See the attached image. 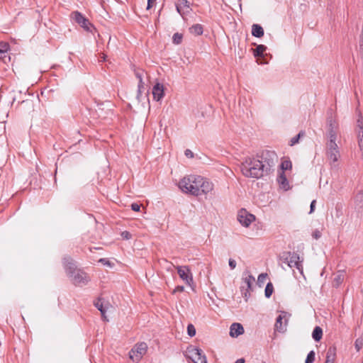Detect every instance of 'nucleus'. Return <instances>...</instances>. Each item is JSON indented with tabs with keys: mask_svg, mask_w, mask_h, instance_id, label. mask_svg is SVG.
Returning a JSON list of instances; mask_svg holds the SVG:
<instances>
[{
	"mask_svg": "<svg viewBox=\"0 0 363 363\" xmlns=\"http://www.w3.org/2000/svg\"><path fill=\"white\" fill-rule=\"evenodd\" d=\"M288 257H289V267L290 268L297 269L301 274H303V265L301 262L299 261V255L296 252H288Z\"/></svg>",
	"mask_w": 363,
	"mask_h": 363,
	"instance_id": "1a4fd4ad",
	"label": "nucleus"
},
{
	"mask_svg": "<svg viewBox=\"0 0 363 363\" xmlns=\"http://www.w3.org/2000/svg\"><path fill=\"white\" fill-rule=\"evenodd\" d=\"M286 315L287 313L286 312H282L277 317L274 325L275 330L279 333H284L286 330V325L287 324Z\"/></svg>",
	"mask_w": 363,
	"mask_h": 363,
	"instance_id": "9b49d317",
	"label": "nucleus"
},
{
	"mask_svg": "<svg viewBox=\"0 0 363 363\" xmlns=\"http://www.w3.org/2000/svg\"><path fill=\"white\" fill-rule=\"evenodd\" d=\"M358 130H357V142L359 151L361 152V158L363 160V126H362V117L360 116L357 120Z\"/></svg>",
	"mask_w": 363,
	"mask_h": 363,
	"instance_id": "f8f14e48",
	"label": "nucleus"
},
{
	"mask_svg": "<svg viewBox=\"0 0 363 363\" xmlns=\"http://www.w3.org/2000/svg\"><path fill=\"white\" fill-rule=\"evenodd\" d=\"M177 273L179 277L185 281L188 285H191L193 282L192 274L188 266H178L177 267Z\"/></svg>",
	"mask_w": 363,
	"mask_h": 363,
	"instance_id": "6e6552de",
	"label": "nucleus"
},
{
	"mask_svg": "<svg viewBox=\"0 0 363 363\" xmlns=\"http://www.w3.org/2000/svg\"><path fill=\"white\" fill-rule=\"evenodd\" d=\"M277 159L275 152L270 150H264L256 157H248L241 163L242 174L246 177L259 179L270 172Z\"/></svg>",
	"mask_w": 363,
	"mask_h": 363,
	"instance_id": "f257e3e1",
	"label": "nucleus"
},
{
	"mask_svg": "<svg viewBox=\"0 0 363 363\" xmlns=\"http://www.w3.org/2000/svg\"><path fill=\"white\" fill-rule=\"evenodd\" d=\"M336 140L337 138H335L334 132L331 130L325 143V155L330 164L334 167H336L335 163L340 157V147Z\"/></svg>",
	"mask_w": 363,
	"mask_h": 363,
	"instance_id": "7ed1b4c3",
	"label": "nucleus"
},
{
	"mask_svg": "<svg viewBox=\"0 0 363 363\" xmlns=\"http://www.w3.org/2000/svg\"><path fill=\"white\" fill-rule=\"evenodd\" d=\"M273 291H274L273 284L271 282H269L265 287V291H264L265 296L267 298H269L272 296Z\"/></svg>",
	"mask_w": 363,
	"mask_h": 363,
	"instance_id": "c85d7f7f",
	"label": "nucleus"
},
{
	"mask_svg": "<svg viewBox=\"0 0 363 363\" xmlns=\"http://www.w3.org/2000/svg\"><path fill=\"white\" fill-rule=\"evenodd\" d=\"M106 56L104 54H101V56L99 57V60L101 62L106 61Z\"/></svg>",
	"mask_w": 363,
	"mask_h": 363,
	"instance_id": "8fccbe9b",
	"label": "nucleus"
},
{
	"mask_svg": "<svg viewBox=\"0 0 363 363\" xmlns=\"http://www.w3.org/2000/svg\"><path fill=\"white\" fill-rule=\"evenodd\" d=\"M131 209L134 211H139L140 209V206L136 203H133L131 204Z\"/></svg>",
	"mask_w": 363,
	"mask_h": 363,
	"instance_id": "ea45409f",
	"label": "nucleus"
},
{
	"mask_svg": "<svg viewBox=\"0 0 363 363\" xmlns=\"http://www.w3.org/2000/svg\"><path fill=\"white\" fill-rule=\"evenodd\" d=\"M144 74L143 70H135V77L138 79V94H140L141 89L144 88V83L143 82V76Z\"/></svg>",
	"mask_w": 363,
	"mask_h": 363,
	"instance_id": "5701e85b",
	"label": "nucleus"
},
{
	"mask_svg": "<svg viewBox=\"0 0 363 363\" xmlns=\"http://www.w3.org/2000/svg\"><path fill=\"white\" fill-rule=\"evenodd\" d=\"M177 12L180 15H184L185 12H188L190 8V4L187 0H178L176 4Z\"/></svg>",
	"mask_w": 363,
	"mask_h": 363,
	"instance_id": "dca6fc26",
	"label": "nucleus"
},
{
	"mask_svg": "<svg viewBox=\"0 0 363 363\" xmlns=\"http://www.w3.org/2000/svg\"><path fill=\"white\" fill-rule=\"evenodd\" d=\"M321 232L318 230H315L313 232L312 236L314 239L318 240L321 237Z\"/></svg>",
	"mask_w": 363,
	"mask_h": 363,
	"instance_id": "4c0bfd02",
	"label": "nucleus"
},
{
	"mask_svg": "<svg viewBox=\"0 0 363 363\" xmlns=\"http://www.w3.org/2000/svg\"><path fill=\"white\" fill-rule=\"evenodd\" d=\"M291 167H292V164L290 160H284L281 164V168L282 170L291 169Z\"/></svg>",
	"mask_w": 363,
	"mask_h": 363,
	"instance_id": "7c9ffc66",
	"label": "nucleus"
},
{
	"mask_svg": "<svg viewBox=\"0 0 363 363\" xmlns=\"http://www.w3.org/2000/svg\"><path fill=\"white\" fill-rule=\"evenodd\" d=\"M322 337H323L322 328L319 326L315 327V328L312 333V337L313 338V340L316 342H318L322 339Z\"/></svg>",
	"mask_w": 363,
	"mask_h": 363,
	"instance_id": "b1692460",
	"label": "nucleus"
},
{
	"mask_svg": "<svg viewBox=\"0 0 363 363\" xmlns=\"http://www.w3.org/2000/svg\"><path fill=\"white\" fill-rule=\"evenodd\" d=\"M94 306H96V308H97V309L101 312V316L104 319V320H106V321H108V319L106 318V316L105 315L106 313V309L103 306V303L101 302V299H98L95 303H94Z\"/></svg>",
	"mask_w": 363,
	"mask_h": 363,
	"instance_id": "393cba45",
	"label": "nucleus"
},
{
	"mask_svg": "<svg viewBox=\"0 0 363 363\" xmlns=\"http://www.w3.org/2000/svg\"><path fill=\"white\" fill-rule=\"evenodd\" d=\"M328 130L327 133V138H328V135L331 130H333L335 133V138L337 137V129H338V125L335 122V120L333 119L332 117H330L328 118Z\"/></svg>",
	"mask_w": 363,
	"mask_h": 363,
	"instance_id": "6ab92c4d",
	"label": "nucleus"
},
{
	"mask_svg": "<svg viewBox=\"0 0 363 363\" xmlns=\"http://www.w3.org/2000/svg\"><path fill=\"white\" fill-rule=\"evenodd\" d=\"M356 199H359L360 201H362L363 200V193L359 192L356 196Z\"/></svg>",
	"mask_w": 363,
	"mask_h": 363,
	"instance_id": "09e8293b",
	"label": "nucleus"
},
{
	"mask_svg": "<svg viewBox=\"0 0 363 363\" xmlns=\"http://www.w3.org/2000/svg\"><path fill=\"white\" fill-rule=\"evenodd\" d=\"M191 354L192 360L194 363H207L206 357L203 354V351L198 347H191L189 350Z\"/></svg>",
	"mask_w": 363,
	"mask_h": 363,
	"instance_id": "9d476101",
	"label": "nucleus"
},
{
	"mask_svg": "<svg viewBox=\"0 0 363 363\" xmlns=\"http://www.w3.org/2000/svg\"><path fill=\"white\" fill-rule=\"evenodd\" d=\"M354 346L357 351H359L363 347V337H358L354 342Z\"/></svg>",
	"mask_w": 363,
	"mask_h": 363,
	"instance_id": "473e14b6",
	"label": "nucleus"
},
{
	"mask_svg": "<svg viewBox=\"0 0 363 363\" xmlns=\"http://www.w3.org/2000/svg\"><path fill=\"white\" fill-rule=\"evenodd\" d=\"M9 49V45L7 43H0V59L6 57V53Z\"/></svg>",
	"mask_w": 363,
	"mask_h": 363,
	"instance_id": "bb28decb",
	"label": "nucleus"
},
{
	"mask_svg": "<svg viewBox=\"0 0 363 363\" xmlns=\"http://www.w3.org/2000/svg\"><path fill=\"white\" fill-rule=\"evenodd\" d=\"M71 18L77 23L82 28L89 32H92L94 27L88 18L84 17L80 12L76 11L71 13Z\"/></svg>",
	"mask_w": 363,
	"mask_h": 363,
	"instance_id": "39448f33",
	"label": "nucleus"
},
{
	"mask_svg": "<svg viewBox=\"0 0 363 363\" xmlns=\"http://www.w3.org/2000/svg\"><path fill=\"white\" fill-rule=\"evenodd\" d=\"M315 203H316L315 200L312 201L311 206H310V213H312L314 211Z\"/></svg>",
	"mask_w": 363,
	"mask_h": 363,
	"instance_id": "c03bdc74",
	"label": "nucleus"
},
{
	"mask_svg": "<svg viewBox=\"0 0 363 363\" xmlns=\"http://www.w3.org/2000/svg\"><path fill=\"white\" fill-rule=\"evenodd\" d=\"M243 281L247 285V290H250L252 289V285L255 279L252 275L247 274V276L243 278Z\"/></svg>",
	"mask_w": 363,
	"mask_h": 363,
	"instance_id": "cd10ccee",
	"label": "nucleus"
},
{
	"mask_svg": "<svg viewBox=\"0 0 363 363\" xmlns=\"http://www.w3.org/2000/svg\"><path fill=\"white\" fill-rule=\"evenodd\" d=\"M184 154H185V155H186L187 157H190V158H191V157H194V154H193V152H192L190 150H189V149H187V150H185Z\"/></svg>",
	"mask_w": 363,
	"mask_h": 363,
	"instance_id": "37998d69",
	"label": "nucleus"
},
{
	"mask_svg": "<svg viewBox=\"0 0 363 363\" xmlns=\"http://www.w3.org/2000/svg\"><path fill=\"white\" fill-rule=\"evenodd\" d=\"M152 95L155 100L160 101L164 96V86L160 83H157L152 88Z\"/></svg>",
	"mask_w": 363,
	"mask_h": 363,
	"instance_id": "4468645a",
	"label": "nucleus"
},
{
	"mask_svg": "<svg viewBox=\"0 0 363 363\" xmlns=\"http://www.w3.org/2000/svg\"><path fill=\"white\" fill-rule=\"evenodd\" d=\"M244 333V328L240 323H234L231 325L230 328V335L233 337H237L238 336Z\"/></svg>",
	"mask_w": 363,
	"mask_h": 363,
	"instance_id": "2eb2a0df",
	"label": "nucleus"
},
{
	"mask_svg": "<svg viewBox=\"0 0 363 363\" xmlns=\"http://www.w3.org/2000/svg\"><path fill=\"white\" fill-rule=\"evenodd\" d=\"M122 236H123L124 238L127 239V240H128V239H130V238H131V235H130V233L129 232H128V231H124V232H123V233H122Z\"/></svg>",
	"mask_w": 363,
	"mask_h": 363,
	"instance_id": "a18cd8bd",
	"label": "nucleus"
},
{
	"mask_svg": "<svg viewBox=\"0 0 363 363\" xmlns=\"http://www.w3.org/2000/svg\"><path fill=\"white\" fill-rule=\"evenodd\" d=\"M252 35L256 38H261L264 35V29L259 24L252 26Z\"/></svg>",
	"mask_w": 363,
	"mask_h": 363,
	"instance_id": "aec40b11",
	"label": "nucleus"
},
{
	"mask_svg": "<svg viewBox=\"0 0 363 363\" xmlns=\"http://www.w3.org/2000/svg\"><path fill=\"white\" fill-rule=\"evenodd\" d=\"M245 359L243 358H240V359H237L235 363H245Z\"/></svg>",
	"mask_w": 363,
	"mask_h": 363,
	"instance_id": "3c124183",
	"label": "nucleus"
},
{
	"mask_svg": "<svg viewBox=\"0 0 363 363\" xmlns=\"http://www.w3.org/2000/svg\"><path fill=\"white\" fill-rule=\"evenodd\" d=\"M187 333L190 337H193L196 335V329L192 324H189L187 326Z\"/></svg>",
	"mask_w": 363,
	"mask_h": 363,
	"instance_id": "e433bc0d",
	"label": "nucleus"
},
{
	"mask_svg": "<svg viewBox=\"0 0 363 363\" xmlns=\"http://www.w3.org/2000/svg\"><path fill=\"white\" fill-rule=\"evenodd\" d=\"M68 277L75 286H85L90 281L89 276L82 269H77Z\"/></svg>",
	"mask_w": 363,
	"mask_h": 363,
	"instance_id": "20e7f679",
	"label": "nucleus"
},
{
	"mask_svg": "<svg viewBox=\"0 0 363 363\" xmlns=\"http://www.w3.org/2000/svg\"><path fill=\"white\" fill-rule=\"evenodd\" d=\"M266 50L267 47L265 45H259L255 49L253 50V54L256 57H262Z\"/></svg>",
	"mask_w": 363,
	"mask_h": 363,
	"instance_id": "a878e982",
	"label": "nucleus"
},
{
	"mask_svg": "<svg viewBox=\"0 0 363 363\" xmlns=\"http://www.w3.org/2000/svg\"><path fill=\"white\" fill-rule=\"evenodd\" d=\"M345 279V272L344 271H338L337 274L334 275L333 279V286L334 287H338L344 281Z\"/></svg>",
	"mask_w": 363,
	"mask_h": 363,
	"instance_id": "a211bd4d",
	"label": "nucleus"
},
{
	"mask_svg": "<svg viewBox=\"0 0 363 363\" xmlns=\"http://www.w3.org/2000/svg\"><path fill=\"white\" fill-rule=\"evenodd\" d=\"M63 264H64L65 272H66L67 276L70 275L74 272H75L78 269H77L73 259L69 257H65L63 259Z\"/></svg>",
	"mask_w": 363,
	"mask_h": 363,
	"instance_id": "ddd939ff",
	"label": "nucleus"
},
{
	"mask_svg": "<svg viewBox=\"0 0 363 363\" xmlns=\"http://www.w3.org/2000/svg\"><path fill=\"white\" fill-rule=\"evenodd\" d=\"M303 135H304V132L301 131L297 135L292 138L290 140V145L292 146V145H294L295 144L298 143L299 138Z\"/></svg>",
	"mask_w": 363,
	"mask_h": 363,
	"instance_id": "2f4dec72",
	"label": "nucleus"
},
{
	"mask_svg": "<svg viewBox=\"0 0 363 363\" xmlns=\"http://www.w3.org/2000/svg\"><path fill=\"white\" fill-rule=\"evenodd\" d=\"M359 48H360L362 55L363 56V37H361V40L359 42Z\"/></svg>",
	"mask_w": 363,
	"mask_h": 363,
	"instance_id": "de8ad7c7",
	"label": "nucleus"
},
{
	"mask_svg": "<svg viewBox=\"0 0 363 363\" xmlns=\"http://www.w3.org/2000/svg\"><path fill=\"white\" fill-rule=\"evenodd\" d=\"M183 38V35L182 33H176L174 34L172 37L173 43L175 45H179L182 43Z\"/></svg>",
	"mask_w": 363,
	"mask_h": 363,
	"instance_id": "c756f323",
	"label": "nucleus"
},
{
	"mask_svg": "<svg viewBox=\"0 0 363 363\" xmlns=\"http://www.w3.org/2000/svg\"><path fill=\"white\" fill-rule=\"evenodd\" d=\"M229 266L231 269H234L236 267V262L233 259H229Z\"/></svg>",
	"mask_w": 363,
	"mask_h": 363,
	"instance_id": "a19ab883",
	"label": "nucleus"
},
{
	"mask_svg": "<svg viewBox=\"0 0 363 363\" xmlns=\"http://www.w3.org/2000/svg\"><path fill=\"white\" fill-rule=\"evenodd\" d=\"M99 262L102 263L104 265H108V266H110L111 267V263L109 260L105 259V258H101L99 260Z\"/></svg>",
	"mask_w": 363,
	"mask_h": 363,
	"instance_id": "58836bf2",
	"label": "nucleus"
},
{
	"mask_svg": "<svg viewBox=\"0 0 363 363\" xmlns=\"http://www.w3.org/2000/svg\"><path fill=\"white\" fill-rule=\"evenodd\" d=\"M267 274L266 273H262L258 276L257 284L261 286L264 284Z\"/></svg>",
	"mask_w": 363,
	"mask_h": 363,
	"instance_id": "f704fd0d",
	"label": "nucleus"
},
{
	"mask_svg": "<svg viewBox=\"0 0 363 363\" xmlns=\"http://www.w3.org/2000/svg\"><path fill=\"white\" fill-rule=\"evenodd\" d=\"M155 1L156 0H147V9H150L153 6Z\"/></svg>",
	"mask_w": 363,
	"mask_h": 363,
	"instance_id": "49530a36",
	"label": "nucleus"
},
{
	"mask_svg": "<svg viewBox=\"0 0 363 363\" xmlns=\"http://www.w3.org/2000/svg\"><path fill=\"white\" fill-rule=\"evenodd\" d=\"M179 187L184 193L199 196L212 191L213 184L201 176L189 175L181 179Z\"/></svg>",
	"mask_w": 363,
	"mask_h": 363,
	"instance_id": "f03ea898",
	"label": "nucleus"
},
{
	"mask_svg": "<svg viewBox=\"0 0 363 363\" xmlns=\"http://www.w3.org/2000/svg\"><path fill=\"white\" fill-rule=\"evenodd\" d=\"M189 32L194 35H201L203 34V26L199 23L194 24L189 28Z\"/></svg>",
	"mask_w": 363,
	"mask_h": 363,
	"instance_id": "4be33fe9",
	"label": "nucleus"
},
{
	"mask_svg": "<svg viewBox=\"0 0 363 363\" xmlns=\"http://www.w3.org/2000/svg\"><path fill=\"white\" fill-rule=\"evenodd\" d=\"M278 182L281 187L284 190H288L289 189V184L284 172H282L279 176Z\"/></svg>",
	"mask_w": 363,
	"mask_h": 363,
	"instance_id": "412c9836",
	"label": "nucleus"
},
{
	"mask_svg": "<svg viewBox=\"0 0 363 363\" xmlns=\"http://www.w3.org/2000/svg\"><path fill=\"white\" fill-rule=\"evenodd\" d=\"M147 348V344L145 342L137 344L129 352L130 359H131L133 362H139L143 357V356L145 354Z\"/></svg>",
	"mask_w": 363,
	"mask_h": 363,
	"instance_id": "423d86ee",
	"label": "nucleus"
},
{
	"mask_svg": "<svg viewBox=\"0 0 363 363\" xmlns=\"http://www.w3.org/2000/svg\"><path fill=\"white\" fill-rule=\"evenodd\" d=\"M336 347L333 345L328 347L326 352V359L324 363H334L336 358Z\"/></svg>",
	"mask_w": 363,
	"mask_h": 363,
	"instance_id": "f3484780",
	"label": "nucleus"
},
{
	"mask_svg": "<svg viewBox=\"0 0 363 363\" xmlns=\"http://www.w3.org/2000/svg\"><path fill=\"white\" fill-rule=\"evenodd\" d=\"M287 254L288 252H283L280 257V260L281 261L282 263L286 264L289 267L290 257H288Z\"/></svg>",
	"mask_w": 363,
	"mask_h": 363,
	"instance_id": "72a5a7b5",
	"label": "nucleus"
},
{
	"mask_svg": "<svg viewBox=\"0 0 363 363\" xmlns=\"http://www.w3.org/2000/svg\"><path fill=\"white\" fill-rule=\"evenodd\" d=\"M315 352L311 350L307 355L305 362L313 363L315 361Z\"/></svg>",
	"mask_w": 363,
	"mask_h": 363,
	"instance_id": "c9c22d12",
	"label": "nucleus"
},
{
	"mask_svg": "<svg viewBox=\"0 0 363 363\" xmlns=\"http://www.w3.org/2000/svg\"><path fill=\"white\" fill-rule=\"evenodd\" d=\"M184 286H177V287L174 289V291H173V292H172V293H173V294H175V293H177V292H182V291H184Z\"/></svg>",
	"mask_w": 363,
	"mask_h": 363,
	"instance_id": "79ce46f5",
	"label": "nucleus"
},
{
	"mask_svg": "<svg viewBox=\"0 0 363 363\" xmlns=\"http://www.w3.org/2000/svg\"><path fill=\"white\" fill-rule=\"evenodd\" d=\"M255 220V216L248 213L245 209H241L238 213V220L245 227H248Z\"/></svg>",
	"mask_w": 363,
	"mask_h": 363,
	"instance_id": "0eeeda50",
	"label": "nucleus"
}]
</instances>
